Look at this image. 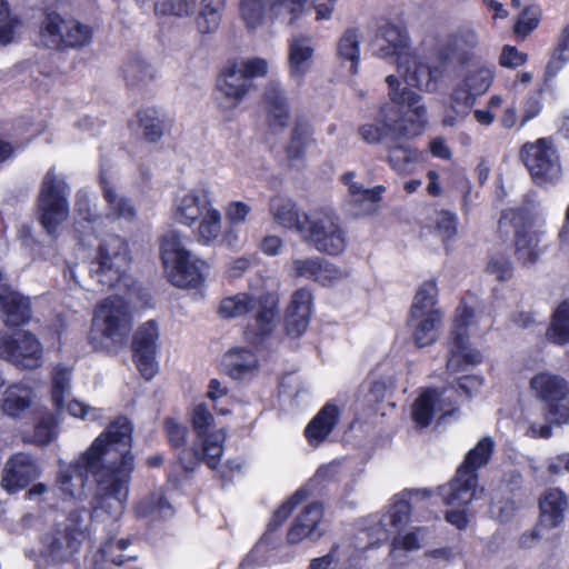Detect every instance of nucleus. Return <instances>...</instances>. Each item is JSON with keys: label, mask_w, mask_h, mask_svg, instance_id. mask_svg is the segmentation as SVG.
Wrapping results in <instances>:
<instances>
[{"label": "nucleus", "mask_w": 569, "mask_h": 569, "mask_svg": "<svg viewBox=\"0 0 569 569\" xmlns=\"http://www.w3.org/2000/svg\"><path fill=\"white\" fill-rule=\"evenodd\" d=\"M132 425L118 417L73 462L62 466L57 477L60 491L68 498H81L88 477L96 482L91 501L93 521L116 525L129 498L134 470Z\"/></svg>", "instance_id": "1"}, {"label": "nucleus", "mask_w": 569, "mask_h": 569, "mask_svg": "<svg viewBox=\"0 0 569 569\" xmlns=\"http://www.w3.org/2000/svg\"><path fill=\"white\" fill-rule=\"evenodd\" d=\"M386 82L392 103L382 104L371 122L358 128L359 136L369 144L383 140H388L389 144L399 138L419 136L427 123V108L421 103L422 97L409 88H400V80L395 74H389Z\"/></svg>", "instance_id": "2"}, {"label": "nucleus", "mask_w": 569, "mask_h": 569, "mask_svg": "<svg viewBox=\"0 0 569 569\" xmlns=\"http://www.w3.org/2000/svg\"><path fill=\"white\" fill-rule=\"evenodd\" d=\"M164 432L167 440L174 451V456L187 472L194 471L201 461L210 469H216L223 453V442L226 433L222 429L213 431L202 440V446L196 438L191 443L188 442V427L173 418L164 421Z\"/></svg>", "instance_id": "3"}, {"label": "nucleus", "mask_w": 569, "mask_h": 569, "mask_svg": "<svg viewBox=\"0 0 569 569\" xmlns=\"http://www.w3.org/2000/svg\"><path fill=\"white\" fill-rule=\"evenodd\" d=\"M495 446L493 439L487 436L467 452L455 478L439 489L446 505L457 508L466 507L477 498V471L489 463Z\"/></svg>", "instance_id": "4"}, {"label": "nucleus", "mask_w": 569, "mask_h": 569, "mask_svg": "<svg viewBox=\"0 0 569 569\" xmlns=\"http://www.w3.org/2000/svg\"><path fill=\"white\" fill-rule=\"evenodd\" d=\"M84 509H74L40 536L41 556L51 565L69 562L79 552L84 533Z\"/></svg>", "instance_id": "5"}, {"label": "nucleus", "mask_w": 569, "mask_h": 569, "mask_svg": "<svg viewBox=\"0 0 569 569\" xmlns=\"http://www.w3.org/2000/svg\"><path fill=\"white\" fill-rule=\"evenodd\" d=\"M161 258L173 286L197 288L203 283L209 266L186 249L179 232L169 231L163 236Z\"/></svg>", "instance_id": "6"}, {"label": "nucleus", "mask_w": 569, "mask_h": 569, "mask_svg": "<svg viewBox=\"0 0 569 569\" xmlns=\"http://www.w3.org/2000/svg\"><path fill=\"white\" fill-rule=\"evenodd\" d=\"M130 264L129 247L119 236L106 237L98 247V254L90 263V276L102 288H129L132 283L127 273Z\"/></svg>", "instance_id": "7"}, {"label": "nucleus", "mask_w": 569, "mask_h": 569, "mask_svg": "<svg viewBox=\"0 0 569 569\" xmlns=\"http://www.w3.org/2000/svg\"><path fill=\"white\" fill-rule=\"evenodd\" d=\"M278 310V300L271 293L253 296L239 292L221 300L219 313L222 318H238L251 315L257 335L263 337L272 332Z\"/></svg>", "instance_id": "8"}, {"label": "nucleus", "mask_w": 569, "mask_h": 569, "mask_svg": "<svg viewBox=\"0 0 569 569\" xmlns=\"http://www.w3.org/2000/svg\"><path fill=\"white\" fill-rule=\"evenodd\" d=\"M70 188L62 177L50 168L44 174L38 196L39 220L48 234L56 236L58 226L69 216Z\"/></svg>", "instance_id": "9"}, {"label": "nucleus", "mask_w": 569, "mask_h": 569, "mask_svg": "<svg viewBox=\"0 0 569 569\" xmlns=\"http://www.w3.org/2000/svg\"><path fill=\"white\" fill-rule=\"evenodd\" d=\"M515 232V253L519 262L525 266L535 263L541 253L539 248V233L535 230V216L528 208H510L501 212L499 219L500 231Z\"/></svg>", "instance_id": "10"}, {"label": "nucleus", "mask_w": 569, "mask_h": 569, "mask_svg": "<svg viewBox=\"0 0 569 569\" xmlns=\"http://www.w3.org/2000/svg\"><path fill=\"white\" fill-rule=\"evenodd\" d=\"M533 396L546 405L551 421L558 425L568 423L569 406L563 401L569 395L568 381L550 371H540L530 379Z\"/></svg>", "instance_id": "11"}, {"label": "nucleus", "mask_w": 569, "mask_h": 569, "mask_svg": "<svg viewBox=\"0 0 569 569\" xmlns=\"http://www.w3.org/2000/svg\"><path fill=\"white\" fill-rule=\"evenodd\" d=\"M477 317L473 309L461 305L457 308L451 340L449 345V358L447 368L458 372L467 366H476L482 361L479 350L469 347L468 328Z\"/></svg>", "instance_id": "12"}, {"label": "nucleus", "mask_w": 569, "mask_h": 569, "mask_svg": "<svg viewBox=\"0 0 569 569\" xmlns=\"http://www.w3.org/2000/svg\"><path fill=\"white\" fill-rule=\"evenodd\" d=\"M520 154L536 183H553L560 179V159L550 139L540 138L536 142L525 143Z\"/></svg>", "instance_id": "13"}, {"label": "nucleus", "mask_w": 569, "mask_h": 569, "mask_svg": "<svg viewBox=\"0 0 569 569\" xmlns=\"http://www.w3.org/2000/svg\"><path fill=\"white\" fill-rule=\"evenodd\" d=\"M302 236L320 252L337 256L347 244L339 218L331 211L313 212Z\"/></svg>", "instance_id": "14"}, {"label": "nucleus", "mask_w": 569, "mask_h": 569, "mask_svg": "<svg viewBox=\"0 0 569 569\" xmlns=\"http://www.w3.org/2000/svg\"><path fill=\"white\" fill-rule=\"evenodd\" d=\"M94 326L113 342H122L132 328L128 302L119 296L104 299L96 309Z\"/></svg>", "instance_id": "15"}, {"label": "nucleus", "mask_w": 569, "mask_h": 569, "mask_svg": "<svg viewBox=\"0 0 569 569\" xmlns=\"http://www.w3.org/2000/svg\"><path fill=\"white\" fill-rule=\"evenodd\" d=\"M0 356L23 369H36L42 362V345L30 332H19L12 337L0 332Z\"/></svg>", "instance_id": "16"}, {"label": "nucleus", "mask_w": 569, "mask_h": 569, "mask_svg": "<svg viewBox=\"0 0 569 569\" xmlns=\"http://www.w3.org/2000/svg\"><path fill=\"white\" fill-rule=\"evenodd\" d=\"M567 507V497L561 490L557 488L547 490L539 500V523L530 533L521 536V545L530 547L531 542L543 537V529L560 526L565 519Z\"/></svg>", "instance_id": "17"}, {"label": "nucleus", "mask_w": 569, "mask_h": 569, "mask_svg": "<svg viewBox=\"0 0 569 569\" xmlns=\"http://www.w3.org/2000/svg\"><path fill=\"white\" fill-rule=\"evenodd\" d=\"M158 339V326L152 320L140 326L133 336V361L146 380L152 379L159 369L156 359Z\"/></svg>", "instance_id": "18"}, {"label": "nucleus", "mask_w": 569, "mask_h": 569, "mask_svg": "<svg viewBox=\"0 0 569 569\" xmlns=\"http://www.w3.org/2000/svg\"><path fill=\"white\" fill-rule=\"evenodd\" d=\"M39 476L40 469L33 457L26 452H18L4 465L1 487L8 493H14L27 488Z\"/></svg>", "instance_id": "19"}, {"label": "nucleus", "mask_w": 569, "mask_h": 569, "mask_svg": "<svg viewBox=\"0 0 569 569\" xmlns=\"http://www.w3.org/2000/svg\"><path fill=\"white\" fill-rule=\"evenodd\" d=\"M377 56L380 58H396L397 66L403 67L408 57L413 52L409 47L407 31L396 24L386 23L379 28L377 38Z\"/></svg>", "instance_id": "20"}, {"label": "nucleus", "mask_w": 569, "mask_h": 569, "mask_svg": "<svg viewBox=\"0 0 569 569\" xmlns=\"http://www.w3.org/2000/svg\"><path fill=\"white\" fill-rule=\"evenodd\" d=\"M0 311L7 327H20L28 323L32 317L31 303L28 297L3 283L0 271Z\"/></svg>", "instance_id": "21"}, {"label": "nucleus", "mask_w": 569, "mask_h": 569, "mask_svg": "<svg viewBox=\"0 0 569 569\" xmlns=\"http://www.w3.org/2000/svg\"><path fill=\"white\" fill-rule=\"evenodd\" d=\"M211 194L207 187H198L187 192L176 206L174 217L177 221L186 226H192L204 214V211L213 208Z\"/></svg>", "instance_id": "22"}, {"label": "nucleus", "mask_w": 569, "mask_h": 569, "mask_svg": "<svg viewBox=\"0 0 569 569\" xmlns=\"http://www.w3.org/2000/svg\"><path fill=\"white\" fill-rule=\"evenodd\" d=\"M323 516V506L316 501L303 508L290 527L287 539L290 543H299L305 538L317 540L323 535L319 528Z\"/></svg>", "instance_id": "23"}, {"label": "nucleus", "mask_w": 569, "mask_h": 569, "mask_svg": "<svg viewBox=\"0 0 569 569\" xmlns=\"http://www.w3.org/2000/svg\"><path fill=\"white\" fill-rule=\"evenodd\" d=\"M217 91L226 100V108H236L251 89V82L240 72L238 63L226 67L217 78Z\"/></svg>", "instance_id": "24"}, {"label": "nucleus", "mask_w": 569, "mask_h": 569, "mask_svg": "<svg viewBox=\"0 0 569 569\" xmlns=\"http://www.w3.org/2000/svg\"><path fill=\"white\" fill-rule=\"evenodd\" d=\"M292 269L295 277L307 278L322 286H329L346 276L333 263L321 258L296 259Z\"/></svg>", "instance_id": "25"}, {"label": "nucleus", "mask_w": 569, "mask_h": 569, "mask_svg": "<svg viewBox=\"0 0 569 569\" xmlns=\"http://www.w3.org/2000/svg\"><path fill=\"white\" fill-rule=\"evenodd\" d=\"M353 178L355 172L349 171L342 174L341 180L348 186L347 204L350 206L349 211L359 216L371 211L373 204L380 201L386 189L383 186H376L371 189L365 188L362 184L355 182Z\"/></svg>", "instance_id": "26"}, {"label": "nucleus", "mask_w": 569, "mask_h": 569, "mask_svg": "<svg viewBox=\"0 0 569 569\" xmlns=\"http://www.w3.org/2000/svg\"><path fill=\"white\" fill-rule=\"evenodd\" d=\"M267 123L271 130H283L290 120V108L284 91L276 81H271L263 93Z\"/></svg>", "instance_id": "27"}, {"label": "nucleus", "mask_w": 569, "mask_h": 569, "mask_svg": "<svg viewBox=\"0 0 569 569\" xmlns=\"http://www.w3.org/2000/svg\"><path fill=\"white\" fill-rule=\"evenodd\" d=\"M270 212L273 220L281 227L296 230L301 234L307 232V226L311 216L300 212L297 204L291 199L282 196L272 198Z\"/></svg>", "instance_id": "28"}, {"label": "nucleus", "mask_w": 569, "mask_h": 569, "mask_svg": "<svg viewBox=\"0 0 569 569\" xmlns=\"http://www.w3.org/2000/svg\"><path fill=\"white\" fill-rule=\"evenodd\" d=\"M449 389H445L439 392L437 389H430L425 391L412 406V418L417 426L423 428L430 425L437 410V405L449 401L447 406H440V410L445 411V415L451 413V397L447 396Z\"/></svg>", "instance_id": "29"}, {"label": "nucleus", "mask_w": 569, "mask_h": 569, "mask_svg": "<svg viewBox=\"0 0 569 569\" xmlns=\"http://www.w3.org/2000/svg\"><path fill=\"white\" fill-rule=\"evenodd\" d=\"M442 46L452 54L460 66H466L475 58L476 50L479 46V37L475 29L465 26L449 34Z\"/></svg>", "instance_id": "30"}, {"label": "nucleus", "mask_w": 569, "mask_h": 569, "mask_svg": "<svg viewBox=\"0 0 569 569\" xmlns=\"http://www.w3.org/2000/svg\"><path fill=\"white\" fill-rule=\"evenodd\" d=\"M408 58L403 67L400 64L397 66L398 72L403 77L407 84H400V88L411 86L426 92H436L438 86L433 80L429 64L422 62L415 53L410 54Z\"/></svg>", "instance_id": "31"}, {"label": "nucleus", "mask_w": 569, "mask_h": 569, "mask_svg": "<svg viewBox=\"0 0 569 569\" xmlns=\"http://www.w3.org/2000/svg\"><path fill=\"white\" fill-rule=\"evenodd\" d=\"M411 507L406 499H396L387 513H385L378 522V537L375 542L363 547L362 550L372 547L378 541L387 540L389 535L402 530L409 521Z\"/></svg>", "instance_id": "32"}, {"label": "nucleus", "mask_w": 569, "mask_h": 569, "mask_svg": "<svg viewBox=\"0 0 569 569\" xmlns=\"http://www.w3.org/2000/svg\"><path fill=\"white\" fill-rule=\"evenodd\" d=\"M223 367L228 376L240 380L254 375L259 367V360L250 349L233 348L224 355Z\"/></svg>", "instance_id": "33"}, {"label": "nucleus", "mask_w": 569, "mask_h": 569, "mask_svg": "<svg viewBox=\"0 0 569 569\" xmlns=\"http://www.w3.org/2000/svg\"><path fill=\"white\" fill-rule=\"evenodd\" d=\"M339 408L327 402L306 428V437L312 446L321 443L333 430L339 419Z\"/></svg>", "instance_id": "34"}, {"label": "nucleus", "mask_w": 569, "mask_h": 569, "mask_svg": "<svg viewBox=\"0 0 569 569\" xmlns=\"http://www.w3.org/2000/svg\"><path fill=\"white\" fill-rule=\"evenodd\" d=\"M313 48L311 38L296 36L289 41V70L292 78L301 79L311 66Z\"/></svg>", "instance_id": "35"}, {"label": "nucleus", "mask_w": 569, "mask_h": 569, "mask_svg": "<svg viewBox=\"0 0 569 569\" xmlns=\"http://www.w3.org/2000/svg\"><path fill=\"white\" fill-rule=\"evenodd\" d=\"M387 149V161L398 174L407 176L415 171L419 161V151L403 141V138L393 140Z\"/></svg>", "instance_id": "36"}, {"label": "nucleus", "mask_w": 569, "mask_h": 569, "mask_svg": "<svg viewBox=\"0 0 569 569\" xmlns=\"http://www.w3.org/2000/svg\"><path fill=\"white\" fill-rule=\"evenodd\" d=\"M99 179L102 187L103 198L108 203V216L114 219H133L136 216V209L132 201L116 190V188L107 180L103 169H101Z\"/></svg>", "instance_id": "37"}, {"label": "nucleus", "mask_w": 569, "mask_h": 569, "mask_svg": "<svg viewBox=\"0 0 569 569\" xmlns=\"http://www.w3.org/2000/svg\"><path fill=\"white\" fill-rule=\"evenodd\" d=\"M442 317V311H433L430 316H410L409 323L413 328L412 337L417 347L423 348L436 342Z\"/></svg>", "instance_id": "38"}, {"label": "nucleus", "mask_w": 569, "mask_h": 569, "mask_svg": "<svg viewBox=\"0 0 569 569\" xmlns=\"http://www.w3.org/2000/svg\"><path fill=\"white\" fill-rule=\"evenodd\" d=\"M33 400L32 389L23 383H14L6 389L1 408L4 415L19 418L28 410Z\"/></svg>", "instance_id": "39"}, {"label": "nucleus", "mask_w": 569, "mask_h": 569, "mask_svg": "<svg viewBox=\"0 0 569 569\" xmlns=\"http://www.w3.org/2000/svg\"><path fill=\"white\" fill-rule=\"evenodd\" d=\"M315 143L313 130L309 121L298 119L291 130L290 141L286 148L290 160L302 159L309 146Z\"/></svg>", "instance_id": "40"}, {"label": "nucleus", "mask_w": 569, "mask_h": 569, "mask_svg": "<svg viewBox=\"0 0 569 569\" xmlns=\"http://www.w3.org/2000/svg\"><path fill=\"white\" fill-rule=\"evenodd\" d=\"M122 76L128 87L141 88L154 79V69L140 56H132L122 66Z\"/></svg>", "instance_id": "41"}, {"label": "nucleus", "mask_w": 569, "mask_h": 569, "mask_svg": "<svg viewBox=\"0 0 569 569\" xmlns=\"http://www.w3.org/2000/svg\"><path fill=\"white\" fill-rule=\"evenodd\" d=\"M143 139L150 143L160 141L168 126L164 117L156 108H146L137 113Z\"/></svg>", "instance_id": "42"}, {"label": "nucleus", "mask_w": 569, "mask_h": 569, "mask_svg": "<svg viewBox=\"0 0 569 569\" xmlns=\"http://www.w3.org/2000/svg\"><path fill=\"white\" fill-rule=\"evenodd\" d=\"M70 18L57 12H49L41 22V38L44 44L51 49L61 48V41L66 36L67 22Z\"/></svg>", "instance_id": "43"}, {"label": "nucleus", "mask_w": 569, "mask_h": 569, "mask_svg": "<svg viewBox=\"0 0 569 569\" xmlns=\"http://www.w3.org/2000/svg\"><path fill=\"white\" fill-rule=\"evenodd\" d=\"M337 53L341 60L350 61L349 71L351 74H356L360 60V30L358 28H348L343 32L338 41Z\"/></svg>", "instance_id": "44"}, {"label": "nucleus", "mask_w": 569, "mask_h": 569, "mask_svg": "<svg viewBox=\"0 0 569 569\" xmlns=\"http://www.w3.org/2000/svg\"><path fill=\"white\" fill-rule=\"evenodd\" d=\"M438 288L433 280L423 282L417 290L410 309L411 317L430 316L437 308Z\"/></svg>", "instance_id": "45"}, {"label": "nucleus", "mask_w": 569, "mask_h": 569, "mask_svg": "<svg viewBox=\"0 0 569 569\" xmlns=\"http://www.w3.org/2000/svg\"><path fill=\"white\" fill-rule=\"evenodd\" d=\"M569 62V24L563 27L557 38L551 58L546 67V79L555 78Z\"/></svg>", "instance_id": "46"}, {"label": "nucleus", "mask_w": 569, "mask_h": 569, "mask_svg": "<svg viewBox=\"0 0 569 569\" xmlns=\"http://www.w3.org/2000/svg\"><path fill=\"white\" fill-rule=\"evenodd\" d=\"M547 337L557 345L562 346L569 342V301L560 303L553 312Z\"/></svg>", "instance_id": "47"}, {"label": "nucleus", "mask_w": 569, "mask_h": 569, "mask_svg": "<svg viewBox=\"0 0 569 569\" xmlns=\"http://www.w3.org/2000/svg\"><path fill=\"white\" fill-rule=\"evenodd\" d=\"M224 4L226 0H202V7L197 19L200 32L210 33L217 30Z\"/></svg>", "instance_id": "48"}, {"label": "nucleus", "mask_w": 569, "mask_h": 569, "mask_svg": "<svg viewBox=\"0 0 569 569\" xmlns=\"http://www.w3.org/2000/svg\"><path fill=\"white\" fill-rule=\"evenodd\" d=\"M66 28L68 29L66 30V36L61 41V48H58L57 50L78 49L91 42L92 29L90 26L70 18Z\"/></svg>", "instance_id": "49"}, {"label": "nucleus", "mask_w": 569, "mask_h": 569, "mask_svg": "<svg viewBox=\"0 0 569 569\" xmlns=\"http://www.w3.org/2000/svg\"><path fill=\"white\" fill-rule=\"evenodd\" d=\"M493 80V70L488 66H478L467 71L461 81L477 97L488 91Z\"/></svg>", "instance_id": "50"}, {"label": "nucleus", "mask_w": 569, "mask_h": 569, "mask_svg": "<svg viewBox=\"0 0 569 569\" xmlns=\"http://www.w3.org/2000/svg\"><path fill=\"white\" fill-rule=\"evenodd\" d=\"M310 491L307 487L298 489L287 501H284L274 512L268 525L269 530H277L291 515L298 505L305 501Z\"/></svg>", "instance_id": "51"}, {"label": "nucleus", "mask_w": 569, "mask_h": 569, "mask_svg": "<svg viewBox=\"0 0 569 569\" xmlns=\"http://www.w3.org/2000/svg\"><path fill=\"white\" fill-rule=\"evenodd\" d=\"M310 491L307 487L298 489L287 501H284L274 512L268 525L269 530H277L291 515L298 505L305 501Z\"/></svg>", "instance_id": "52"}, {"label": "nucleus", "mask_w": 569, "mask_h": 569, "mask_svg": "<svg viewBox=\"0 0 569 569\" xmlns=\"http://www.w3.org/2000/svg\"><path fill=\"white\" fill-rule=\"evenodd\" d=\"M221 213L216 208L204 211V214L200 218L198 228L199 241L210 243L216 240L221 232Z\"/></svg>", "instance_id": "53"}, {"label": "nucleus", "mask_w": 569, "mask_h": 569, "mask_svg": "<svg viewBox=\"0 0 569 569\" xmlns=\"http://www.w3.org/2000/svg\"><path fill=\"white\" fill-rule=\"evenodd\" d=\"M70 370L62 366H57L52 373V402L57 410L63 408L64 398L70 389Z\"/></svg>", "instance_id": "54"}, {"label": "nucleus", "mask_w": 569, "mask_h": 569, "mask_svg": "<svg viewBox=\"0 0 569 569\" xmlns=\"http://www.w3.org/2000/svg\"><path fill=\"white\" fill-rule=\"evenodd\" d=\"M198 0H159L154 4L157 14L190 17L194 13Z\"/></svg>", "instance_id": "55"}, {"label": "nucleus", "mask_w": 569, "mask_h": 569, "mask_svg": "<svg viewBox=\"0 0 569 569\" xmlns=\"http://www.w3.org/2000/svg\"><path fill=\"white\" fill-rule=\"evenodd\" d=\"M213 422L214 418L206 403H199L192 409L191 423L199 443L202 445V440L213 432H209Z\"/></svg>", "instance_id": "56"}, {"label": "nucleus", "mask_w": 569, "mask_h": 569, "mask_svg": "<svg viewBox=\"0 0 569 569\" xmlns=\"http://www.w3.org/2000/svg\"><path fill=\"white\" fill-rule=\"evenodd\" d=\"M476 99L477 96L461 82L450 93L451 109L460 113V116H468Z\"/></svg>", "instance_id": "57"}, {"label": "nucleus", "mask_w": 569, "mask_h": 569, "mask_svg": "<svg viewBox=\"0 0 569 569\" xmlns=\"http://www.w3.org/2000/svg\"><path fill=\"white\" fill-rule=\"evenodd\" d=\"M306 0H276L272 13L288 24H292L303 11Z\"/></svg>", "instance_id": "58"}, {"label": "nucleus", "mask_w": 569, "mask_h": 569, "mask_svg": "<svg viewBox=\"0 0 569 569\" xmlns=\"http://www.w3.org/2000/svg\"><path fill=\"white\" fill-rule=\"evenodd\" d=\"M456 60L452 54L441 44L435 52V57L429 68L437 86L439 87L442 80L448 74L449 66Z\"/></svg>", "instance_id": "59"}, {"label": "nucleus", "mask_w": 569, "mask_h": 569, "mask_svg": "<svg viewBox=\"0 0 569 569\" xmlns=\"http://www.w3.org/2000/svg\"><path fill=\"white\" fill-rule=\"evenodd\" d=\"M167 509H170V505L160 493H152L141 499L134 507L138 517H148L154 512L166 515Z\"/></svg>", "instance_id": "60"}, {"label": "nucleus", "mask_w": 569, "mask_h": 569, "mask_svg": "<svg viewBox=\"0 0 569 569\" xmlns=\"http://www.w3.org/2000/svg\"><path fill=\"white\" fill-rule=\"evenodd\" d=\"M242 19L250 29L257 28L264 17L263 0H242L240 6Z\"/></svg>", "instance_id": "61"}, {"label": "nucleus", "mask_w": 569, "mask_h": 569, "mask_svg": "<svg viewBox=\"0 0 569 569\" xmlns=\"http://www.w3.org/2000/svg\"><path fill=\"white\" fill-rule=\"evenodd\" d=\"M18 20L9 16L7 0H0V44L6 46L13 41Z\"/></svg>", "instance_id": "62"}, {"label": "nucleus", "mask_w": 569, "mask_h": 569, "mask_svg": "<svg viewBox=\"0 0 569 569\" xmlns=\"http://www.w3.org/2000/svg\"><path fill=\"white\" fill-rule=\"evenodd\" d=\"M512 263L510 259L502 253L490 257L487 264V272L495 276L498 281H506L512 276Z\"/></svg>", "instance_id": "63"}, {"label": "nucleus", "mask_w": 569, "mask_h": 569, "mask_svg": "<svg viewBox=\"0 0 569 569\" xmlns=\"http://www.w3.org/2000/svg\"><path fill=\"white\" fill-rule=\"evenodd\" d=\"M540 12L538 8H527L520 14L515 24V32L518 37H527L539 24Z\"/></svg>", "instance_id": "64"}]
</instances>
